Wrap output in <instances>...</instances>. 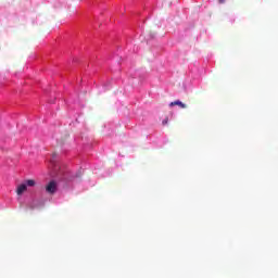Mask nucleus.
Wrapping results in <instances>:
<instances>
[{"label":"nucleus","mask_w":278,"mask_h":278,"mask_svg":"<svg viewBox=\"0 0 278 278\" xmlns=\"http://www.w3.org/2000/svg\"><path fill=\"white\" fill-rule=\"evenodd\" d=\"M46 192L48 194H55L58 192V182L55 180H51L47 186H46Z\"/></svg>","instance_id":"f257e3e1"},{"label":"nucleus","mask_w":278,"mask_h":278,"mask_svg":"<svg viewBox=\"0 0 278 278\" xmlns=\"http://www.w3.org/2000/svg\"><path fill=\"white\" fill-rule=\"evenodd\" d=\"M170 108H174V105H178V108H181V110H186V108H188V105H186L184 102L176 100L174 102L169 103Z\"/></svg>","instance_id":"f03ea898"},{"label":"nucleus","mask_w":278,"mask_h":278,"mask_svg":"<svg viewBox=\"0 0 278 278\" xmlns=\"http://www.w3.org/2000/svg\"><path fill=\"white\" fill-rule=\"evenodd\" d=\"M163 125H168V117H166L163 122H162Z\"/></svg>","instance_id":"39448f33"},{"label":"nucleus","mask_w":278,"mask_h":278,"mask_svg":"<svg viewBox=\"0 0 278 278\" xmlns=\"http://www.w3.org/2000/svg\"><path fill=\"white\" fill-rule=\"evenodd\" d=\"M25 186H26V187L28 186L29 188H34V186H36V180H34V179H28V180H26Z\"/></svg>","instance_id":"20e7f679"},{"label":"nucleus","mask_w":278,"mask_h":278,"mask_svg":"<svg viewBox=\"0 0 278 278\" xmlns=\"http://www.w3.org/2000/svg\"><path fill=\"white\" fill-rule=\"evenodd\" d=\"M26 190H27V185L22 184V185H20V186L17 187L16 193H17L18 195H21V194H23V192H25Z\"/></svg>","instance_id":"7ed1b4c3"},{"label":"nucleus","mask_w":278,"mask_h":278,"mask_svg":"<svg viewBox=\"0 0 278 278\" xmlns=\"http://www.w3.org/2000/svg\"><path fill=\"white\" fill-rule=\"evenodd\" d=\"M219 3H225V0H218Z\"/></svg>","instance_id":"423d86ee"}]
</instances>
